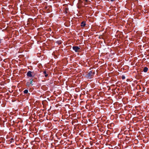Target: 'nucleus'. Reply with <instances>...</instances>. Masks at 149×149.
Here are the masks:
<instances>
[{"label":"nucleus","mask_w":149,"mask_h":149,"mask_svg":"<svg viewBox=\"0 0 149 149\" xmlns=\"http://www.w3.org/2000/svg\"><path fill=\"white\" fill-rule=\"evenodd\" d=\"M72 48L76 52H79L80 51V48L78 46L73 47Z\"/></svg>","instance_id":"f257e3e1"},{"label":"nucleus","mask_w":149,"mask_h":149,"mask_svg":"<svg viewBox=\"0 0 149 149\" xmlns=\"http://www.w3.org/2000/svg\"><path fill=\"white\" fill-rule=\"evenodd\" d=\"M27 76H28L29 77H28V78L29 79V80L30 81H32L35 82V77L33 76L32 75H27Z\"/></svg>","instance_id":"f03ea898"},{"label":"nucleus","mask_w":149,"mask_h":149,"mask_svg":"<svg viewBox=\"0 0 149 149\" xmlns=\"http://www.w3.org/2000/svg\"><path fill=\"white\" fill-rule=\"evenodd\" d=\"M84 77L88 80L90 79L93 77V75H84Z\"/></svg>","instance_id":"7ed1b4c3"},{"label":"nucleus","mask_w":149,"mask_h":149,"mask_svg":"<svg viewBox=\"0 0 149 149\" xmlns=\"http://www.w3.org/2000/svg\"><path fill=\"white\" fill-rule=\"evenodd\" d=\"M64 10L65 13H67L68 12V9L67 8H65Z\"/></svg>","instance_id":"20e7f679"},{"label":"nucleus","mask_w":149,"mask_h":149,"mask_svg":"<svg viewBox=\"0 0 149 149\" xmlns=\"http://www.w3.org/2000/svg\"><path fill=\"white\" fill-rule=\"evenodd\" d=\"M95 74L94 71L93 70L90 71L89 73V74Z\"/></svg>","instance_id":"39448f33"},{"label":"nucleus","mask_w":149,"mask_h":149,"mask_svg":"<svg viewBox=\"0 0 149 149\" xmlns=\"http://www.w3.org/2000/svg\"><path fill=\"white\" fill-rule=\"evenodd\" d=\"M86 25L85 23L84 22H83L81 23V26L82 27H84Z\"/></svg>","instance_id":"423d86ee"},{"label":"nucleus","mask_w":149,"mask_h":149,"mask_svg":"<svg viewBox=\"0 0 149 149\" xmlns=\"http://www.w3.org/2000/svg\"><path fill=\"white\" fill-rule=\"evenodd\" d=\"M148 70V68L147 67H145L143 69V71L145 72H146Z\"/></svg>","instance_id":"0eeeda50"},{"label":"nucleus","mask_w":149,"mask_h":149,"mask_svg":"<svg viewBox=\"0 0 149 149\" xmlns=\"http://www.w3.org/2000/svg\"><path fill=\"white\" fill-rule=\"evenodd\" d=\"M33 74V72H32L29 71L28 72L27 74V75H30L31 74Z\"/></svg>","instance_id":"6e6552de"},{"label":"nucleus","mask_w":149,"mask_h":149,"mask_svg":"<svg viewBox=\"0 0 149 149\" xmlns=\"http://www.w3.org/2000/svg\"><path fill=\"white\" fill-rule=\"evenodd\" d=\"M24 93L25 94H26L28 93V90L27 89H25L24 92Z\"/></svg>","instance_id":"1a4fd4ad"},{"label":"nucleus","mask_w":149,"mask_h":149,"mask_svg":"<svg viewBox=\"0 0 149 149\" xmlns=\"http://www.w3.org/2000/svg\"><path fill=\"white\" fill-rule=\"evenodd\" d=\"M26 85L27 86H30L31 85V84H30L29 83V82L28 81V82H27V83H26Z\"/></svg>","instance_id":"9d476101"},{"label":"nucleus","mask_w":149,"mask_h":149,"mask_svg":"<svg viewBox=\"0 0 149 149\" xmlns=\"http://www.w3.org/2000/svg\"><path fill=\"white\" fill-rule=\"evenodd\" d=\"M138 75H136V78L137 79H139V77H141V75H140L139 76H138Z\"/></svg>","instance_id":"9b49d317"},{"label":"nucleus","mask_w":149,"mask_h":149,"mask_svg":"<svg viewBox=\"0 0 149 149\" xmlns=\"http://www.w3.org/2000/svg\"><path fill=\"white\" fill-rule=\"evenodd\" d=\"M10 142L11 143L13 142L14 141V139L13 138H11L10 139Z\"/></svg>","instance_id":"f8f14e48"},{"label":"nucleus","mask_w":149,"mask_h":149,"mask_svg":"<svg viewBox=\"0 0 149 149\" xmlns=\"http://www.w3.org/2000/svg\"><path fill=\"white\" fill-rule=\"evenodd\" d=\"M33 81H31L29 82L30 84H31V86H33V83L32 82Z\"/></svg>","instance_id":"ddd939ff"},{"label":"nucleus","mask_w":149,"mask_h":149,"mask_svg":"<svg viewBox=\"0 0 149 149\" xmlns=\"http://www.w3.org/2000/svg\"><path fill=\"white\" fill-rule=\"evenodd\" d=\"M122 79L123 80L124 79H125V77L124 76H122Z\"/></svg>","instance_id":"4468645a"},{"label":"nucleus","mask_w":149,"mask_h":149,"mask_svg":"<svg viewBox=\"0 0 149 149\" xmlns=\"http://www.w3.org/2000/svg\"><path fill=\"white\" fill-rule=\"evenodd\" d=\"M43 73H44V74H46V71H44L43 72Z\"/></svg>","instance_id":"2eb2a0df"},{"label":"nucleus","mask_w":149,"mask_h":149,"mask_svg":"<svg viewBox=\"0 0 149 149\" xmlns=\"http://www.w3.org/2000/svg\"><path fill=\"white\" fill-rule=\"evenodd\" d=\"M48 75H45V77H47L48 76Z\"/></svg>","instance_id":"dca6fc26"},{"label":"nucleus","mask_w":149,"mask_h":149,"mask_svg":"<svg viewBox=\"0 0 149 149\" xmlns=\"http://www.w3.org/2000/svg\"><path fill=\"white\" fill-rule=\"evenodd\" d=\"M88 0H85V1L86 2H88Z\"/></svg>","instance_id":"f3484780"},{"label":"nucleus","mask_w":149,"mask_h":149,"mask_svg":"<svg viewBox=\"0 0 149 149\" xmlns=\"http://www.w3.org/2000/svg\"><path fill=\"white\" fill-rule=\"evenodd\" d=\"M116 0H111V1H115Z\"/></svg>","instance_id":"a211bd4d"},{"label":"nucleus","mask_w":149,"mask_h":149,"mask_svg":"<svg viewBox=\"0 0 149 149\" xmlns=\"http://www.w3.org/2000/svg\"><path fill=\"white\" fill-rule=\"evenodd\" d=\"M127 81H129V79H127Z\"/></svg>","instance_id":"6ab92c4d"},{"label":"nucleus","mask_w":149,"mask_h":149,"mask_svg":"<svg viewBox=\"0 0 149 149\" xmlns=\"http://www.w3.org/2000/svg\"><path fill=\"white\" fill-rule=\"evenodd\" d=\"M108 76L109 77H110L109 76V75H108Z\"/></svg>","instance_id":"aec40b11"}]
</instances>
